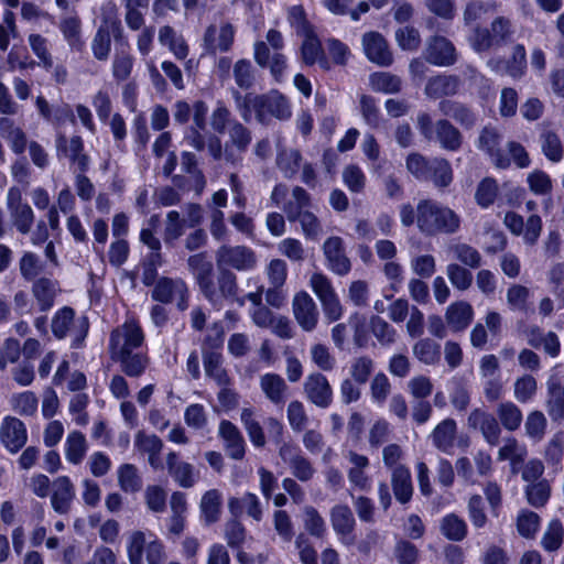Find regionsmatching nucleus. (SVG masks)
<instances>
[{
	"mask_svg": "<svg viewBox=\"0 0 564 564\" xmlns=\"http://www.w3.org/2000/svg\"><path fill=\"white\" fill-rule=\"evenodd\" d=\"M459 87V79L454 75H438L429 79L425 94L431 98L454 95Z\"/></svg>",
	"mask_w": 564,
	"mask_h": 564,
	"instance_id": "4c0bfd02",
	"label": "nucleus"
},
{
	"mask_svg": "<svg viewBox=\"0 0 564 564\" xmlns=\"http://www.w3.org/2000/svg\"><path fill=\"white\" fill-rule=\"evenodd\" d=\"M0 135L9 142L13 152L18 154L24 152L26 147L25 133L21 128L14 126L11 119H0Z\"/></svg>",
	"mask_w": 564,
	"mask_h": 564,
	"instance_id": "a18cd8bd",
	"label": "nucleus"
},
{
	"mask_svg": "<svg viewBox=\"0 0 564 564\" xmlns=\"http://www.w3.org/2000/svg\"><path fill=\"white\" fill-rule=\"evenodd\" d=\"M230 141L225 147V160L235 162L250 144V132L241 123L235 122L229 128Z\"/></svg>",
	"mask_w": 564,
	"mask_h": 564,
	"instance_id": "bb28decb",
	"label": "nucleus"
},
{
	"mask_svg": "<svg viewBox=\"0 0 564 564\" xmlns=\"http://www.w3.org/2000/svg\"><path fill=\"white\" fill-rule=\"evenodd\" d=\"M253 51L257 64L261 67H269L273 78L279 83L282 82L286 72L285 56L279 52L270 54L269 46L263 41L256 42Z\"/></svg>",
	"mask_w": 564,
	"mask_h": 564,
	"instance_id": "a211bd4d",
	"label": "nucleus"
},
{
	"mask_svg": "<svg viewBox=\"0 0 564 564\" xmlns=\"http://www.w3.org/2000/svg\"><path fill=\"white\" fill-rule=\"evenodd\" d=\"M547 427V420L543 412L534 410L528 413L524 421L525 435L534 442L543 440Z\"/></svg>",
	"mask_w": 564,
	"mask_h": 564,
	"instance_id": "603ef678",
	"label": "nucleus"
},
{
	"mask_svg": "<svg viewBox=\"0 0 564 564\" xmlns=\"http://www.w3.org/2000/svg\"><path fill=\"white\" fill-rule=\"evenodd\" d=\"M561 365H555L546 380V411L554 422L564 419V386L560 375Z\"/></svg>",
	"mask_w": 564,
	"mask_h": 564,
	"instance_id": "1a4fd4ad",
	"label": "nucleus"
},
{
	"mask_svg": "<svg viewBox=\"0 0 564 564\" xmlns=\"http://www.w3.org/2000/svg\"><path fill=\"white\" fill-rule=\"evenodd\" d=\"M445 317L453 330H463L471 323L474 310L468 302L458 301L447 307Z\"/></svg>",
	"mask_w": 564,
	"mask_h": 564,
	"instance_id": "f704fd0d",
	"label": "nucleus"
},
{
	"mask_svg": "<svg viewBox=\"0 0 564 564\" xmlns=\"http://www.w3.org/2000/svg\"><path fill=\"white\" fill-rule=\"evenodd\" d=\"M564 454V432H556L547 442L544 451V458L550 465L561 464Z\"/></svg>",
	"mask_w": 564,
	"mask_h": 564,
	"instance_id": "774afa93",
	"label": "nucleus"
},
{
	"mask_svg": "<svg viewBox=\"0 0 564 564\" xmlns=\"http://www.w3.org/2000/svg\"><path fill=\"white\" fill-rule=\"evenodd\" d=\"M541 147L544 155L552 162H560L563 159L564 150L558 135L550 130L541 134Z\"/></svg>",
	"mask_w": 564,
	"mask_h": 564,
	"instance_id": "052dcab7",
	"label": "nucleus"
},
{
	"mask_svg": "<svg viewBox=\"0 0 564 564\" xmlns=\"http://www.w3.org/2000/svg\"><path fill=\"white\" fill-rule=\"evenodd\" d=\"M440 110L443 115L454 118L462 126L470 128L476 123V116L467 107L452 100L440 102Z\"/></svg>",
	"mask_w": 564,
	"mask_h": 564,
	"instance_id": "09e8293b",
	"label": "nucleus"
},
{
	"mask_svg": "<svg viewBox=\"0 0 564 564\" xmlns=\"http://www.w3.org/2000/svg\"><path fill=\"white\" fill-rule=\"evenodd\" d=\"M468 42L474 51L477 53L486 52L492 47L498 46L495 41L491 30L487 28H475L468 35Z\"/></svg>",
	"mask_w": 564,
	"mask_h": 564,
	"instance_id": "0e129e2a",
	"label": "nucleus"
},
{
	"mask_svg": "<svg viewBox=\"0 0 564 564\" xmlns=\"http://www.w3.org/2000/svg\"><path fill=\"white\" fill-rule=\"evenodd\" d=\"M127 555L130 564H162L165 551L162 541L151 531H133L127 538Z\"/></svg>",
	"mask_w": 564,
	"mask_h": 564,
	"instance_id": "7ed1b4c3",
	"label": "nucleus"
},
{
	"mask_svg": "<svg viewBox=\"0 0 564 564\" xmlns=\"http://www.w3.org/2000/svg\"><path fill=\"white\" fill-rule=\"evenodd\" d=\"M50 230L52 232H59V215L56 206H52L48 208L46 213V220H39L35 229L31 235V242L35 246H39L45 242L50 237Z\"/></svg>",
	"mask_w": 564,
	"mask_h": 564,
	"instance_id": "58836bf2",
	"label": "nucleus"
},
{
	"mask_svg": "<svg viewBox=\"0 0 564 564\" xmlns=\"http://www.w3.org/2000/svg\"><path fill=\"white\" fill-rule=\"evenodd\" d=\"M564 538V528L558 519L549 522L543 533L541 545L547 552L556 551L561 547Z\"/></svg>",
	"mask_w": 564,
	"mask_h": 564,
	"instance_id": "13d9d810",
	"label": "nucleus"
},
{
	"mask_svg": "<svg viewBox=\"0 0 564 564\" xmlns=\"http://www.w3.org/2000/svg\"><path fill=\"white\" fill-rule=\"evenodd\" d=\"M540 517L529 510H522L517 518V529L521 536L533 539L540 528Z\"/></svg>",
	"mask_w": 564,
	"mask_h": 564,
	"instance_id": "69168bd1",
	"label": "nucleus"
},
{
	"mask_svg": "<svg viewBox=\"0 0 564 564\" xmlns=\"http://www.w3.org/2000/svg\"><path fill=\"white\" fill-rule=\"evenodd\" d=\"M12 410L22 416H31L36 413L39 400L31 391L13 394L10 399Z\"/></svg>",
	"mask_w": 564,
	"mask_h": 564,
	"instance_id": "6e6d98bb",
	"label": "nucleus"
},
{
	"mask_svg": "<svg viewBox=\"0 0 564 564\" xmlns=\"http://www.w3.org/2000/svg\"><path fill=\"white\" fill-rule=\"evenodd\" d=\"M235 39V29L231 24L223 22L212 24L204 34V48L209 54L227 52L230 50Z\"/></svg>",
	"mask_w": 564,
	"mask_h": 564,
	"instance_id": "2eb2a0df",
	"label": "nucleus"
},
{
	"mask_svg": "<svg viewBox=\"0 0 564 564\" xmlns=\"http://www.w3.org/2000/svg\"><path fill=\"white\" fill-rule=\"evenodd\" d=\"M117 475L119 487L124 492L134 494L141 489L142 478L134 465L123 464L119 466Z\"/></svg>",
	"mask_w": 564,
	"mask_h": 564,
	"instance_id": "8fccbe9b",
	"label": "nucleus"
},
{
	"mask_svg": "<svg viewBox=\"0 0 564 564\" xmlns=\"http://www.w3.org/2000/svg\"><path fill=\"white\" fill-rule=\"evenodd\" d=\"M293 315L305 332H312L315 329L319 313L316 303L307 292H299L295 294L292 303Z\"/></svg>",
	"mask_w": 564,
	"mask_h": 564,
	"instance_id": "f8f14e48",
	"label": "nucleus"
},
{
	"mask_svg": "<svg viewBox=\"0 0 564 564\" xmlns=\"http://www.w3.org/2000/svg\"><path fill=\"white\" fill-rule=\"evenodd\" d=\"M188 296L187 284L180 278L161 276L151 291L153 301L163 304L175 303L180 311L187 310Z\"/></svg>",
	"mask_w": 564,
	"mask_h": 564,
	"instance_id": "39448f33",
	"label": "nucleus"
},
{
	"mask_svg": "<svg viewBox=\"0 0 564 564\" xmlns=\"http://www.w3.org/2000/svg\"><path fill=\"white\" fill-rule=\"evenodd\" d=\"M7 207L11 219L19 232H30L34 221V213L29 204L22 200V193L18 187H11L7 195Z\"/></svg>",
	"mask_w": 564,
	"mask_h": 564,
	"instance_id": "6e6552de",
	"label": "nucleus"
},
{
	"mask_svg": "<svg viewBox=\"0 0 564 564\" xmlns=\"http://www.w3.org/2000/svg\"><path fill=\"white\" fill-rule=\"evenodd\" d=\"M530 290L521 284H512L507 290V303L512 311L527 312Z\"/></svg>",
	"mask_w": 564,
	"mask_h": 564,
	"instance_id": "338daca9",
	"label": "nucleus"
},
{
	"mask_svg": "<svg viewBox=\"0 0 564 564\" xmlns=\"http://www.w3.org/2000/svg\"><path fill=\"white\" fill-rule=\"evenodd\" d=\"M284 212L290 221H299L304 236L307 239H317L322 232V226L318 218L311 212L296 210L293 205L284 206Z\"/></svg>",
	"mask_w": 564,
	"mask_h": 564,
	"instance_id": "c756f323",
	"label": "nucleus"
},
{
	"mask_svg": "<svg viewBox=\"0 0 564 564\" xmlns=\"http://www.w3.org/2000/svg\"><path fill=\"white\" fill-rule=\"evenodd\" d=\"M305 392L308 399L321 408H327L332 402V388L322 373H312L306 378Z\"/></svg>",
	"mask_w": 564,
	"mask_h": 564,
	"instance_id": "b1692460",
	"label": "nucleus"
},
{
	"mask_svg": "<svg viewBox=\"0 0 564 564\" xmlns=\"http://www.w3.org/2000/svg\"><path fill=\"white\" fill-rule=\"evenodd\" d=\"M449 399L457 411H465L470 403V392L467 386L459 379L449 381Z\"/></svg>",
	"mask_w": 564,
	"mask_h": 564,
	"instance_id": "e2e57ef3",
	"label": "nucleus"
},
{
	"mask_svg": "<svg viewBox=\"0 0 564 564\" xmlns=\"http://www.w3.org/2000/svg\"><path fill=\"white\" fill-rule=\"evenodd\" d=\"M527 454L528 451L524 444H521L514 437H507L498 451V459L510 460L512 465H518L524 460Z\"/></svg>",
	"mask_w": 564,
	"mask_h": 564,
	"instance_id": "3c124183",
	"label": "nucleus"
},
{
	"mask_svg": "<svg viewBox=\"0 0 564 564\" xmlns=\"http://www.w3.org/2000/svg\"><path fill=\"white\" fill-rule=\"evenodd\" d=\"M187 264L192 273L197 280V283L205 295V297L215 304L218 302V295L216 293L215 285L213 283V264L206 259L204 253H197L191 256L187 260Z\"/></svg>",
	"mask_w": 564,
	"mask_h": 564,
	"instance_id": "9d476101",
	"label": "nucleus"
},
{
	"mask_svg": "<svg viewBox=\"0 0 564 564\" xmlns=\"http://www.w3.org/2000/svg\"><path fill=\"white\" fill-rule=\"evenodd\" d=\"M446 275L451 284L458 291L468 290L473 283L471 272L456 262L447 264Z\"/></svg>",
	"mask_w": 564,
	"mask_h": 564,
	"instance_id": "680f3d73",
	"label": "nucleus"
},
{
	"mask_svg": "<svg viewBox=\"0 0 564 564\" xmlns=\"http://www.w3.org/2000/svg\"><path fill=\"white\" fill-rule=\"evenodd\" d=\"M75 312L73 308L65 306L59 308L52 318V332L58 339L66 337L72 326L78 324L84 333L87 332L88 325L86 318L75 321Z\"/></svg>",
	"mask_w": 564,
	"mask_h": 564,
	"instance_id": "2f4dec72",
	"label": "nucleus"
},
{
	"mask_svg": "<svg viewBox=\"0 0 564 564\" xmlns=\"http://www.w3.org/2000/svg\"><path fill=\"white\" fill-rule=\"evenodd\" d=\"M32 293L40 310L48 311L54 305L57 284L47 278H41L33 283Z\"/></svg>",
	"mask_w": 564,
	"mask_h": 564,
	"instance_id": "a19ab883",
	"label": "nucleus"
},
{
	"mask_svg": "<svg viewBox=\"0 0 564 564\" xmlns=\"http://www.w3.org/2000/svg\"><path fill=\"white\" fill-rule=\"evenodd\" d=\"M346 457L351 464L347 473L350 485L359 490L368 491L371 488V478L367 474L369 458L354 451H349Z\"/></svg>",
	"mask_w": 564,
	"mask_h": 564,
	"instance_id": "aec40b11",
	"label": "nucleus"
},
{
	"mask_svg": "<svg viewBox=\"0 0 564 564\" xmlns=\"http://www.w3.org/2000/svg\"><path fill=\"white\" fill-rule=\"evenodd\" d=\"M323 252L326 258L327 268L338 275H346L351 264L344 249V241L340 237L333 236L326 239L323 245Z\"/></svg>",
	"mask_w": 564,
	"mask_h": 564,
	"instance_id": "dca6fc26",
	"label": "nucleus"
},
{
	"mask_svg": "<svg viewBox=\"0 0 564 564\" xmlns=\"http://www.w3.org/2000/svg\"><path fill=\"white\" fill-rule=\"evenodd\" d=\"M0 441L11 453H18L28 441L25 424L14 416H6L0 425Z\"/></svg>",
	"mask_w": 564,
	"mask_h": 564,
	"instance_id": "4468645a",
	"label": "nucleus"
},
{
	"mask_svg": "<svg viewBox=\"0 0 564 564\" xmlns=\"http://www.w3.org/2000/svg\"><path fill=\"white\" fill-rule=\"evenodd\" d=\"M501 135L495 128H484L478 138V149L485 151L498 169H506L510 165L508 158L502 155L499 144Z\"/></svg>",
	"mask_w": 564,
	"mask_h": 564,
	"instance_id": "412c9836",
	"label": "nucleus"
},
{
	"mask_svg": "<svg viewBox=\"0 0 564 564\" xmlns=\"http://www.w3.org/2000/svg\"><path fill=\"white\" fill-rule=\"evenodd\" d=\"M237 106L241 117L246 121L252 119L265 123L274 117L285 120L291 117V108L288 100L278 91H271L268 95L247 94L236 97Z\"/></svg>",
	"mask_w": 564,
	"mask_h": 564,
	"instance_id": "f257e3e1",
	"label": "nucleus"
},
{
	"mask_svg": "<svg viewBox=\"0 0 564 564\" xmlns=\"http://www.w3.org/2000/svg\"><path fill=\"white\" fill-rule=\"evenodd\" d=\"M120 364L121 370L132 378L141 377L150 365V357L147 351H127L112 358Z\"/></svg>",
	"mask_w": 564,
	"mask_h": 564,
	"instance_id": "cd10ccee",
	"label": "nucleus"
},
{
	"mask_svg": "<svg viewBox=\"0 0 564 564\" xmlns=\"http://www.w3.org/2000/svg\"><path fill=\"white\" fill-rule=\"evenodd\" d=\"M223 494L218 489L207 490L200 499L199 511L206 523L217 522L220 518Z\"/></svg>",
	"mask_w": 564,
	"mask_h": 564,
	"instance_id": "e433bc0d",
	"label": "nucleus"
},
{
	"mask_svg": "<svg viewBox=\"0 0 564 564\" xmlns=\"http://www.w3.org/2000/svg\"><path fill=\"white\" fill-rule=\"evenodd\" d=\"M218 275V291L216 293L218 295V302L214 305H221V299H237V276L235 273L229 271L228 269H219Z\"/></svg>",
	"mask_w": 564,
	"mask_h": 564,
	"instance_id": "bf43d9fd",
	"label": "nucleus"
},
{
	"mask_svg": "<svg viewBox=\"0 0 564 564\" xmlns=\"http://www.w3.org/2000/svg\"><path fill=\"white\" fill-rule=\"evenodd\" d=\"M330 519L333 529L340 536V541L350 544V533L355 527V519L348 506L338 505L332 509Z\"/></svg>",
	"mask_w": 564,
	"mask_h": 564,
	"instance_id": "c85d7f7f",
	"label": "nucleus"
},
{
	"mask_svg": "<svg viewBox=\"0 0 564 564\" xmlns=\"http://www.w3.org/2000/svg\"><path fill=\"white\" fill-rule=\"evenodd\" d=\"M279 455L299 480L308 481L314 476L315 469L296 446L285 443L280 447Z\"/></svg>",
	"mask_w": 564,
	"mask_h": 564,
	"instance_id": "6ab92c4d",
	"label": "nucleus"
},
{
	"mask_svg": "<svg viewBox=\"0 0 564 564\" xmlns=\"http://www.w3.org/2000/svg\"><path fill=\"white\" fill-rule=\"evenodd\" d=\"M304 40L301 47L303 62L306 65L318 63L323 69H329L330 64L323 54V48L317 36L312 32L303 33Z\"/></svg>",
	"mask_w": 564,
	"mask_h": 564,
	"instance_id": "7c9ffc66",
	"label": "nucleus"
},
{
	"mask_svg": "<svg viewBox=\"0 0 564 564\" xmlns=\"http://www.w3.org/2000/svg\"><path fill=\"white\" fill-rule=\"evenodd\" d=\"M372 90L383 94H395L401 89V79L397 75L379 72L370 76Z\"/></svg>",
	"mask_w": 564,
	"mask_h": 564,
	"instance_id": "4d7b16f0",
	"label": "nucleus"
},
{
	"mask_svg": "<svg viewBox=\"0 0 564 564\" xmlns=\"http://www.w3.org/2000/svg\"><path fill=\"white\" fill-rule=\"evenodd\" d=\"M58 155L68 158L72 163L77 164L79 170L85 171L88 166V156L83 153L84 142L80 137L74 135L67 139L65 135H58L56 140Z\"/></svg>",
	"mask_w": 564,
	"mask_h": 564,
	"instance_id": "393cba45",
	"label": "nucleus"
},
{
	"mask_svg": "<svg viewBox=\"0 0 564 564\" xmlns=\"http://www.w3.org/2000/svg\"><path fill=\"white\" fill-rule=\"evenodd\" d=\"M64 446L65 457L73 465L80 464L88 449L85 435L78 431H73L67 435Z\"/></svg>",
	"mask_w": 564,
	"mask_h": 564,
	"instance_id": "37998d69",
	"label": "nucleus"
},
{
	"mask_svg": "<svg viewBox=\"0 0 564 564\" xmlns=\"http://www.w3.org/2000/svg\"><path fill=\"white\" fill-rule=\"evenodd\" d=\"M416 224L426 235L454 234L460 226V219L451 208L426 199L417 204Z\"/></svg>",
	"mask_w": 564,
	"mask_h": 564,
	"instance_id": "f03ea898",
	"label": "nucleus"
},
{
	"mask_svg": "<svg viewBox=\"0 0 564 564\" xmlns=\"http://www.w3.org/2000/svg\"><path fill=\"white\" fill-rule=\"evenodd\" d=\"M467 422L469 427L480 431L489 445L495 446L499 443L501 427L494 414L476 408L469 413Z\"/></svg>",
	"mask_w": 564,
	"mask_h": 564,
	"instance_id": "ddd939ff",
	"label": "nucleus"
},
{
	"mask_svg": "<svg viewBox=\"0 0 564 564\" xmlns=\"http://www.w3.org/2000/svg\"><path fill=\"white\" fill-rule=\"evenodd\" d=\"M260 387L265 397L274 404L282 405L286 400L288 386L275 373H265L260 379Z\"/></svg>",
	"mask_w": 564,
	"mask_h": 564,
	"instance_id": "c9c22d12",
	"label": "nucleus"
},
{
	"mask_svg": "<svg viewBox=\"0 0 564 564\" xmlns=\"http://www.w3.org/2000/svg\"><path fill=\"white\" fill-rule=\"evenodd\" d=\"M362 51L366 57L378 66H390L393 55L382 34L376 31L366 32L361 37Z\"/></svg>",
	"mask_w": 564,
	"mask_h": 564,
	"instance_id": "9b49d317",
	"label": "nucleus"
},
{
	"mask_svg": "<svg viewBox=\"0 0 564 564\" xmlns=\"http://www.w3.org/2000/svg\"><path fill=\"white\" fill-rule=\"evenodd\" d=\"M144 343V333L139 321L132 316L115 328L109 338L111 358L135 350Z\"/></svg>",
	"mask_w": 564,
	"mask_h": 564,
	"instance_id": "20e7f679",
	"label": "nucleus"
},
{
	"mask_svg": "<svg viewBox=\"0 0 564 564\" xmlns=\"http://www.w3.org/2000/svg\"><path fill=\"white\" fill-rule=\"evenodd\" d=\"M441 533L449 541H462L467 535V523L455 513L444 516L440 522Z\"/></svg>",
	"mask_w": 564,
	"mask_h": 564,
	"instance_id": "49530a36",
	"label": "nucleus"
},
{
	"mask_svg": "<svg viewBox=\"0 0 564 564\" xmlns=\"http://www.w3.org/2000/svg\"><path fill=\"white\" fill-rule=\"evenodd\" d=\"M75 498V488L67 476L57 477L52 484L51 505L61 514L69 511Z\"/></svg>",
	"mask_w": 564,
	"mask_h": 564,
	"instance_id": "4be33fe9",
	"label": "nucleus"
},
{
	"mask_svg": "<svg viewBox=\"0 0 564 564\" xmlns=\"http://www.w3.org/2000/svg\"><path fill=\"white\" fill-rule=\"evenodd\" d=\"M59 31L63 34L64 40L73 50L83 48L82 40V22L76 14L66 15L61 19L58 23Z\"/></svg>",
	"mask_w": 564,
	"mask_h": 564,
	"instance_id": "79ce46f5",
	"label": "nucleus"
},
{
	"mask_svg": "<svg viewBox=\"0 0 564 564\" xmlns=\"http://www.w3.org/2000/svg\"><path fill=\"white\" fill-rule=\"evenodd\" d=\"M218 269L232 268L238 271H250L257 267L256 252L246 246L223 245L216 251Z\"/></svg>",
	"mask_w": 564,
	"mask_h": 564,
	"instance_id": "0eeeda50",
	"label": "nucleus"
},
{
	"mask_svg": "<svg viewBox=\"0 0 564 564\" xmlns=\"http://www.w3.org/2000/svg\"><path fill=\"white\" fill-rule=\"evenodd\" d=\"M453 258L465 267L477 269L481 264L480 252L470 245L464 242L453 243L448 247Z\"/></svg>",
	"mask_w": 564,
	"mask_h": 564,
	"instance_id": "de8ad7c7",
	"label": "nucleus"
},
{
	"mask_svg": "<svg viewBox=\"0 0 564 564\" xmlns=\"http://www.w3.org/2000/svg\"><path fill=\"white\" fill-rule=\"evenodd\" d=\"M159 42L161 45L167 46L178 59H184L188 55V46L185 40L169 25H164L160 29Z\"/></svg>",
	"mask_w": 564,
	"mask_h": 564,
	"instance_id": "c03bdc74",
	"label": "nucleus"
},
{
	"mask_svg": "<svg viewBox=\"0 0 564 564\" xmlns=\"http://www.w3.org/2000/svg\"><path fill=\"white\" fill-rule=\"evenodd\" d=\"M169 474L182 488H192L197 481V474L189 463L180 460L175 452L166 455Z\"/></svg>",
	"mask_w": 564,
	"mask_h": 564,
	"instance_id": "5701e85b",
	"label": "nucleus"
},
{
	"mask_svg": "<svg viewBox=\"0 0 564 564\" xmlns=\"http://www.w3.org/2000/svg\"><path fill=\"white\" fill-rule=\"evenodd\" d=\"M538 392L536 379L531 375H523L516 379L513 384L514 399L520 403L531 402Z\"/></svg>",
	"mask_w": 564,
	"mask_h": 564,
	"instance_id": "5fc2aeb1",
	"label": "nucleus"
},
{
	"mask_svg": "<svg viewBox=\"0 0 564 564\" xmlns=\"http://www.w3.org/2000/svg\"><path fill=\"white\" fill-rule=\"evenodd\" d=\"M219 435L225 443V448L234 459H241L245 456V440L236 425L223 420L219 424Z\"/></svg>",
	"mask_w": 564,
	"mask_h": 564,
	"instance_id": "a878e982",
	"label": "nucleus"
},
{
	"mask_svg": "<svg viewBox=\"0 0 564 564\" xmlns=\"http://www.w3.org/2000/svg\"><path fill=\"white\" fill-rule=\"evenodd\" d=\"M436 138L446 150L455 151L460 147L459 131L446 120L436 123Z\"/></svg>",
	"mask_w": 564,
	"mask_h": 564,
	"instance_id": "864d4df0",
	"label": "nucleus"
},
{
	"mask_svg": "<svg viewBox=\"0 0 564 564\" xmlns=\"http://www.w3.org/2000/svg\"><path fill=\"white\" fill-rule=\"evenodd\" d=\"M499 424L509 432L517 431L523 421L521 409L512 401L500 402L496 408Z\"/></svg>",
	"mask_w": 564,
	"mask_h": 564,
	"instance_id": "ea45409f",
	"label": "nucleus"
},
{
	"mask_svg": "<svg viewBox=\"0 0 564 564\" xmlns=\"http://www.w3.org/2000/svg\"><path fill=\"white\" fill-rule=\"evenodd\" d=\"M391 485L395 499L401 503H406L413 495V486L410 469L404 465H399L391 471Z\"/></svg>",
	"mask_w": 564,
	"mask_h": 564,
	"instance_id": "473e14b6",
	"label": "nucleus"
},
{
	"mask_svg": "<svg viewBox=\"0 0 564 564\" xmlns=\"http://www.w3.org/2000/svg\"><path fill=\"white\" fill-rule=\"evenodd\" d=\"M229 511L234 516H239L246 512L256 521L262 520L261 503L257 495L252 492H246L241 498L232 497L228 501Z\"/></svg>",
	"mask_w": 564,
	"mask_h": 564,
	"instance_id": "72a5a7b5",
	"label": "nucleus"
},
{
	"mask_svg": "<svg viewBox=\"0 0 564 564\" xmlns=\"http://www.w3.org/2000/svg\"><path fill=\"white\" fill-rule=\"evenodd\" d=\"M425 59L436 66H449L457 59L456 48L444 36H433L427 41Z\"/></svg>",
	"mask_w": 564,
	"mask_h": 564,
	"instance_id": "f3484780",
	"label": "nucleus"
},
{
	"mask_svg": "<svg viewBox=\"0 0 564 564\" xmlns=\"http://www.w3.org/2000/svg\"><path fill=\"white\" fill-rule=\"evenodd\" d=\"M430 438L435 448L448 455L454 454L455 447L469 446L468 436L458 434L457 423L451 417L442 420L431 432Z\"/></svg>",
	"mask_w": 564,
	"mask_h": 564,
	"instance_id": "423d86ee",
	"label": "nucleus"
}]
</instances>
